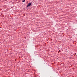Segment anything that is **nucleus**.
Instances as JSON below:
<instances>
[{
    "instance_id": "nucleus-2",
    "label": "nucleus",
    "mask_w": 77,
    "mask_h": 77,
    "mask_svg": "<svg viewBox=\"0 0 77 77\" xmlns=\"http://www.w3.org/2000/svg\"><path fill=\"white\" fill-rule=\"evenodd\" d=\"M22 2H25V0H22Z\"/></svg>"
},
{
    "instance_id": "nucleus-1",
    "label": "nucleus",
    "mask_w": 77,
    "mask_h": 77,
    "mask_svg": "<svg viewBox=\"0 0 77 77\" xmlns=\"http://www.w3.org/2000/svg\"><path fill=\"white\" fill-rule=\"evenodd\" d=\"M31 5V3L28 4V5H27V7H29V6H30Z\"/></svg>"
}]
</instances>
